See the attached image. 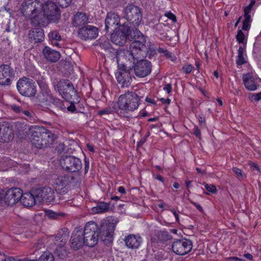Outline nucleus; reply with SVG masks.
I'll return each mask as SVG.
<instances>
[{
  "mask_svg": "<svg viewBox=\"0 0 261 261\" xmlns=\"http://www.w3.org/2000/svg\"><path fill=\"white\" fill-rule=\"evenodd\" d=\"M29 134L31 135L32 145L38 149L47 147L53 144L55 135L44 127L37 125L29 128Z\"/></svg>",
  "mask_w": 261,
  "mask_h": 261,
  "instance_id": "f257e3e1",
  "label": "nucleus"
},
{
  "mask_svg": "<svg viewBox=\"0 0 261 261\" xmlns=\"http://www.w3.org/2000/svg\"><path fill=\"white\" fill-rule=\"evenodd\" d=\"M138 43H132L129 50L120 49L118 54V66L122 67L127 62L134 64L137 60L144 58L147 54V48L142 46V48L138 47Z\"/></svg>",
  "mask_w": 261,
  "mask_h": 261,
  "instance_id": "f03ea898",
  "label": "nucleus"
},
{
  "mask_svg": "<svg viewBox=\"0 0 261 261\" xmlns=\"http://www.w3.org/2000/svg\"><path fill=\"white\" fill-rule=\"evenodd\" d=\"M118 222L117 218L108 217L101 221L99 227H98L99 237L106 245H109L113 242L114 231Z\"/></svg>",
  "mask_w": 261,
  "mask_h": 261,
  "instance_id": "7ed1b4c3",
  "label": "nucleus"
},
{
  "mask_svg": "<svg viewBox=\"0 0 261 261\" xmlns=\"http://www.w3.org/2000/svg\"><path fill=\"white\" fill-rule=\"evenodd\" d=\"M119 109L128 113L136 110L139 105L138 95L133 92H127L121 95L118 99Z\"/></svg>",
  "mask_w": 261,
  "mask_h": 261,
  "instance_id": "20e7f679",
  "label": "nucleus"
},
{
  "mask_svg": "<svg viewBox=\"0 0 261 261\" xmlns=\"http://www.w3.org/2000/svg\"><path fill=\"white\" fill-rule=\"evenodd\" d=\"M97 231L98 226L95 222L90 221L86 223L84 230H82L86 246L92 247L97 243L99 238Z\"/></svg>",
  "mask_w": 261,
  "mask_h": 261,
  "instance_id": "39448f33",
  "label": "nucleus"
},
{
  "mask_svg": "<svg viewBox=\"0 0 261 261\" xmlns=\"http://www.w3.org/2000/svg\"><path fill=\"white\" fill-rule=\"evenodd\" d=\"M55 89H57L62 97L68 101L74 100L77 97V92L68 80L63 79L58 82Z\"/></svg>",
  "mask_w": 261,
  "mask_h": 261,
  "instance_id": "423d86ee",
  "label": "nucleus"
},
{
  "mask_svg": "<svg viewBox=\"0 0 261 261\" xmlns=\"http://www.w3.org/2000/svg\"><path fill=\"white\" fill-rule=\"evenodd\" d=\"M17 89L20 94L27 97H33L37 93L35 82L32 79L25 77L18 81Z\"/></svg>",
  "mask_w": 261,
  "mask_h": 261,
  "instance_id": "0eeeda50",
  "label": "nucleus"
},
{
  "mask_svg": "<svg viewBox=\"0 0 261 261\" xmlns=\"http://www.w3.org/2000/svg\"><path fill=\"white\" fill-rule=\"evenodd\" d=\"M41 10L49 22H58L60 18V9L52 1H47L42 3Z\"/></svg>",
  "mask_w": 261,
  "mask_h": 261,
  "instance_id": "6e6552de",
  "label": "nucleus"
},
{
  "mask_svg": "<svg viewBox=\"0 0 261 261\" xmlns=\"http://www.w3.org/2000/svg\"><path fill=\"white\" fill-rule=\"evenodd\" d=\"M60 164L63 168L71 172L80 170L82 167L81 160L71 155L62 156Z\"/></svg>",
  "mask_w": 261,
  "mask_h": 261,
  "instance_id": "1a4fd4ad",
  "label": "nucleus"
},
{
  "mask_svg": "<svg viewBox=\"0 0 261 261\" xmlns=\"http://www.w3.org/2000/svg\"><path fill=\"white\" fill-rule=\"evenodd\" d=\"M125 17L134 26L138 25L142 20V14L137 6L129 5L125 8Z\"/></svg>",
  "mask_w": 261,
  "mask_h": 261,
  "instance_id": "9d476101",
  "label": "nucleus"
},
{
  "mask_svg": "<svg viewBox=\"0 0 261 261\" xmlns=\"http://www.w3.org/2000/svg\"><path fill=\"white\" fill-rule=\"evenodd\" d=\"M119 70L116 73V79L118 84L122 88L128 87L132 80L130 74L132 68L130 66L123 65L122 67H119Z\"/></svg>",
  "mask_w": 261,
  "mask_h": 261,
  "instance_id": "9b49d317",
  "label": "nucleus"
},
{
  "mask_svg": "<svg viewBox=\"0 0 261 261\" xmlns=\"http://www.w3.org/2000/svg\"><path fill=\"white\" fill-rule=\"evenodd\" d=\"M135 75L139 77L147 76L151 71L152 65L150 61L142 58L137 60L132 67Z\"/></svg>",
  "mask_w": 261,
  "mask_h": 261,
  "instance_id": "f8f14e48",
  "label": "nucleus"
},
{
  "mask_svg": "<svg viewBox=\"0 0 261 261\" xmlns=\"http://www.w3.org/2000/svg\"><path fill=\"white\" fill-rule=\"evenodd\" d=\"M192 247V242L190 240L184 239L174 242L172 244V249L176 254L184 255L191 251Z\"/></svg>",
  "mask_w": 261,
  "mask_h": 261,
  "instance_id": "ddd939ff",
  "label": "nucleus"
},
{
  "mask_svg": "<svg viewBox=\"0 0 261 261\" xmlns=\"http://www.w3.org/2000/svg\"><path fill=\"white\" fill-rule=\"evenodd\" d=\"M3 199L8 205H13L20 201L22 196V190L18 188H12L8 189L5 193H3Z\"/></svg>",
  "mask_w": 261,
  "mask_h": 261,
  "instance_id": "4468645a",
  "label": "nucleus"
},
{
  "mask_svg": "<svg viewBox=\"0 0 261 261\" xmlns=\"http://www.w3.org/2000/svg\"><path fill=\"white\" fill-rule=\"evenodd\" d=\"M42 3L37 0H25L22 4L23 15H31L33 13L41 11Z\"/></svg>",
  "mask_w": 261,
  "mask_h": 261,
  "instance_id": "2eb2a0df",
  "label": "nucleus"
},
{
  "mask_svg": "<svg viewBox=\"0 0 261 261\" xmlns=\"http://www.w3.org/2000/svg\"><path fill=\"white\" fill-rule=\"evenodd\" d=\"M34 193L39 203L43 201L50 202L55 198L54 190L48 187L35 190Z\"/></svg>",
  "mask_w": 261,
  "mask_h": 261,
  "instance_id": "dca6fc26",
  "label": "nucleus"
},
{
  "mask_svg": "<svg viewBox=\"0 0 261 261\" xmlns=\"http://www.w3.org/2000/svg\"><path fill=\"white\" fill-rule=\"evenodd\" d=\"M70 247L75 250L81 248L86 243L82 234V229L75 228L73 231L70 239Z\"/></svg>",
  "mask_w": 261,
  "mask_h": 261,
  "instance_id": "f3484780",
  "label": "nucleus"
},
{
  "mask_svg": "<svg viewBox=\"0 0 261 261\" xmlns=\"http://www.w3.org/2000/svg\"><path fill=\"white\" fill-rule=\"evenodd\" d=\"M77 34L79 37L83 40L93 39L97 36L98 29L94 26L86 25L79 30Z\"/></svg>",
  "mask_w": 261,
  "mask_h": 261,
  "instance_id": "a211bd4d",
  "label": "nucleus"
},
{
  "mask_svg": "<svg viewBox=\"0 0 261 261\" xmlns=\"http://www.w3.org/2000/svg\"><path fill=\"white\" fill-rule=\"evenodd\" d=\"M13 75V69L9 66H0V85H9Z\"/></svg>",
  "mask_w": 261,
  "mask_h": 261,
  "instance_id": "6ab92c4d",
  "label": "nucleus"
},
{
  "mask_svg": "<svg viewBox=\"0 0 261 261\" xmlns=\"http://www.w3.org/2000/svg\"><path fill=\"white\" fill-rule=\"evenodd\" d=\"M120 23V18L117 14L108 13L105 20V30L108 32L110 30H116Z\"/></svg>",
  "mask_w": 261,
  "mask_h": 261,
  "instance_id": "aec40b11",
  "label": "nucleus"
},
{
  "mask_svg": "<svg viewBox=\"0 0 261 261\" xmlns=\"http://www.w3.org/2000/svg\"><path fill=\"white\" fill-rule=\"evenodd\" d=\"M14 133L12 126L8 123L1 124L0 142H8L13 139Z\"/></svg>",
  "mask_w": 261,
  "mask_h": 261,
  "instance_id": "412c9836",
  "label": "nucleus"
},
{
  "mask_svg": "<svg viewBox=\"0 0 261 261\" xmlns=\"http://www.w3.org/2000/svg\"><path fill=\"white\" fill-rule=\"evenodd\" d=\"M29 18L32 24L35 27L41 28L46 26L49 23L46 17L41 13V11L32 13Z\"/></svg>",
  "mask_w": 261,
  "mask_h": 261,
  "instance_id": "4be33fe9",
  "label": "nucleus"
},
{
  "mask_svg": "<svg viewBox=\"0 0 261 261\" xmlns=\"http://www.w3.org/2000/svg\"><path fill=\"white\" fill-rule=\"evenodd\" d=\"M242 80L245 88L249 91H255L259 87L257 79L254 78L251 73L244 74Z\"/></svg>",
  "mask_w": 261,
  "mask_h": 261,
  "instance_id": "5701e85b",
  "label": "nucleus"
},
{
  "mask_svg": "<svg viewBox=\"0 0 261 261\" xmlns=\"http://www.w3.org/2000/svg\"><path fill=\"white\" fill-rule=\"evenodd\" d=\"M70 179V176L67 175L60 176L57 178L55 182L56 191L60 193L66 192L67 187L69 185Z\"/></svg>",
  "mask_w": 261,
  "mask_h": 261,
  "instance_id": "b1692460",
  "label": "nucleus"
},
{
  "mask_svg": "<svg viewBox=\"0 0 261 261\" xmlns=\"http://www.w3.org/2000/svg\"><path fill=\"white\" fill-rule=\"evenodd\" d=\"M130 36L134 39V41L132 43H138L139 44V46L138 47H142V46L144 47H147L145 43L146 39L144 35L136 28L133 29L129 31Z\"/></svg>",
  "mask_w": 261,
  "mask_h": 261,
  "instance_id": "393cba45",
  "label": "nucleus"
},
{
  "mask_svg": "<svg viewBox=\"0 0 261 261\" xmlns=\"http://www.w3.org/2000/svg\"><path fill=\"white\" fill-rule=\"evenodd\" d=\"M20 202L25 206L31 207L33 206L36 202H38L34 191L32 192L22 193Z\"/></svg>",
  "mask_w": 261,
  "mask_h": 261,
  "instance_id": "a878e982",
  "label": "nucleus"
},
{
  "mask_svg": "<svg viewBox=\"0 0 261 261\" xmlns=\"http://www.w3.org/2000/svg\"><path fill=\"white\" fill-rule=\"evenodd\" d=\"M128 30L126 32L123 31H117L111 34V39L112 41L119 46L124 45L126 42Z\"/></svg>",
  "mask_w": 261,
  "mask_h": 261,
  "instance_id": "bb28decb",
  "label": "nucleus"
},
{
  "mask_svg": "<svg viewBox=\"0 0 261 261\" xmlns=\"http://www.w3.org/2000/svg\"><path fill=\"white\" fill-rule=\"evenodd\" d=\"M125 245L128 248L137 249L139 247L142 242V239L139 236L129 234L124 239Z\"/></svg>",
  "mask_w": 261,
  "mask_h": 261,
  "instance_id": "cd10ccee",
  "label": "nucleus"
},
{
  "mask_svg": "<svg viewBox=\"0 0 261 261\" xmlns=\"http://www.w3.org/2000/svg\"><path fill=\"white\" fill-rule=\"evenodd\" d=\"M88 22L89 17L85 13L77 12L73 16L72 24L75 27H80L86 25Z\"/></svg>",
  "mask_w": 261,
  "mask_h": 261,
  "instance_id": "c85d7f7f",
  "label": "nucleus"
},
{
  "mask_svg": "<svg viewBox=\"0 0 261 261\" xmlns=\"http://www.w3.org/2000/svg\"><path fill=\"white\" fill-rule=\"evenodd\" d=\"M29 35L31 41L34 43L41 42L44 39V31L40 28L32 29L30 31Z\"/></svg>",
  "mask_w": 261,
  "mask_h": 261,
  "instance_id": "c756f323",
  "label": "nucleus"
},
{
  "mask_svg": "<svg viewBox=\"0 0 261 261\" xmlns=\"http://www.w3.org/2000/svg\"><path fill=\"white\" fill-rule=\"evenodd\" d=\"M69 232L66 228L62 229L55 237V243L62 248L67 242Z\"/></svg>",
  "mask_w": 261,
  "mask_h": 261,
  "instance_id": "7c9ffc66",
  "label": "nucleus"
},
{
  "mask_svg": "<svg viewBox=\"0 0 261 261\" xmlns=\"http://www.w3.org/2000/svg\"><path fill=\"white\" fill-rule=\"evenodd\" d=\"M44 57L51 62H57L60 58L59 52L53 50L49 47H45L43 50Z\"/></svg>",
  "mask_w": 261,
  "mask_h": 261,
  "instance_id": "2f4dec72",
  "label": "nucleus"
},
{
  "mask_svg": "<svg viewBox=\"0 0 261 261\" xmlns=\"http://www.w3.org/2000/svg\"><path fill=\"white\" fill-rule=\"evenodd\" d=\"M110 208V205L106 202H99L97 205L92 207V211L96 214L102 213L108 211Z\"/></svg>",
  "mask_w": 261,
  "mask_h": 261,
  "instance_id": "473e14b6",
  "label": "nucleus"
},
{
  "mask_svg": "<svg viewBox=\"0 0 261 261\" xmlns=\"http://www.w3.org/2000/svg\"><path fill=\"white\" fill-rule=\"evenodd\" d=\"M119 50L115 49L113 47H111L109 49L106 50V52L103 53L105 58L107 57L111 60H116L117 64H118V54Z\"/></svg>",
  "mask_w": 261,
  "mask_h": 261,
  "instance_id": "72a5a7b5",
  "label": "nucleus"
},
{
  "mask_svg": "<svg viewBox=\"0 0 261 261\" xmlns=\"http://www.w3.org/2000/svg\"><path fill=\"white\" fill-rule=\"evenodd\" d=\"M245 48L242 46H240L238 49V55L236 60V63L238 65H242L245 64L247 62L244 58Z\"/></svg>",
  "mask_w": 261,
  "mask_h": 261,
  "instance_id": "f704fd0d",
  "label": "nucleus"
},
{
  "mask_svg": "<svg viewBox=\"0 0 261 261\" xmlns=\"http://www.w3.org/2000/svg\"><path fill=\"white\" fill-rule=\"evenodd\" d=\"M40 99L44 102H49L53 99V96H52L50 91L48 89L42 90L39 95Z\"/></svg>",
  "mask_w": 261,
  "mask_h": 261,
  "instance_id": "c9c22d12",
  "label": "nucleus"
},
{
  "mask_svg": "<svg viewBox=\"0 0 261 261\" xmlns=\"http://www.w3.org/2000/svg\"><path fill=\"white\" fill-rule=\"evenodd\" d=\"M45 214L49 219H59L65 216V214L64 213L60 212H55L52 210L46 211Z\"/></svg>",
  "mask_w": 261,
  "mask_h": 261,
  "instance_id": "e433bc0d",
  "label": "nucleus"
},
{
  "mask_svg": "<svg viewBox=\"0 0 261 261\" xmlns=\"http://www.w3.org/2000/svg\"><path fill=\"white\" fill-rule=\"evenodd\" d=\"M245 19L243 22L242 30L248 31L250 28V22L251 21V16L248 14V11H246L244 14Z\"/></svg>",
  "mask_w": 261,
  "mask_h": 261,
  "instance_id": "4c0bfd02",
  "label": "nucleus"
},
{
  "mask_svg": "<svg viewBox=\"0 0 261 261\" xmlns=\"http://www.w3.org/2000/svg\"><path fill=\"white\" fill-rule=\"evenodd\" d=\"M99 45L100 48L104 50V52L109 49L112 46L109 40L105 37L101 38L99 40Z\"/></svg>",
  "mask_w": 261,
  "mask_h": 261,
  "instance_id": "58836bf2",
  "label": "nucleus"
},
{
  "mask_svg": "<svg viewBox=\"0 0 261 261\" xmlns=\"http://www.w3.org/2000/svg\"><path fill=\"white\" fill-rule=\"evenodd\" d=\"M39 261H55L54 256L49 252H44L40 257Z\"/></svg>",
  "mask_w": 261,
  "mask_h": 261,
  "instance_id": "ea45409f",
  "label": "nucleus"
},
{
  "mask_svg": "<svg viewBox=\"0 0 261 261\" xmlns=\"http://www.w3.org/2000/svg\"><path fill=\"white\" fill-rule=\"evenodd\" d=\"M49 102L53 103L60 110H63L66 108L63 101L58 98L53 97V99H51Z\"/></svg>",
  "mask_w": 261,
  "mask_h": 261,
  "instance_id": "a19ab883",
  "label": "nucleus"
},
{
  "mask_svg": "<svg viewBox=\"0 0 261 261\" xmlns=\"http://www.w3.org/2000/svg\"><path fill=\"white\" fill-rule=\"evenodd\" d=\"M48 37L50 41L53 40H61V36L56 30L51 32L49 34Z\"/></svg>",
  "mask_w": 261,
  "mask_h": 261,
  "instance_id": "79ce46f5",
  "label": "nucleus"
},
{
  "mask_svg": "<svg viewBox=\"0 0 261 261\" xmlns=\"http://www.w3.org/2000/svg\"><path fill=\"white\" fill-rule=\"evenodd\" d=\"M59 5L63 8L68 7L71 3L72 0H56Z\"/></svg>",
  "mask_w": 261,
  "mask_h": 261,
  "instance_id": "37998d69",
  "label": "nucleus"
},
{
  "mask_svg": "<svg viewBox=\"0 0 261 261\" xmlns=\"http://www.w3.org/2000/svg\"><path fill=\"white\" fill-rule=\"evenodd\" d=\"M236 39L239 43H244L245 35L241 30H239L238 32V34L236 36Z\"/></svg>",
  "mask_w": 261,
  "mask_h": 261,
  "instance_id": "c03bdc74",
  "label": "nucleus"
},
{
  "mask_svg": "<svg viewBox=\"0 0 261 261\" xmlns=\"http://www.w3.org/2000/svg\"><path fill=\"white\" fill-rule=\"evenodd\" d=\"M232 171L236 174L237 177L239 179H242L244 177V175L242 173V171L241 169L237 168L236 167H234L232 168Z\"/></svg>",
  "mask_w": 261,
  "mask_h": 261,
  "instance_id": "a18cd8bd",
  "label": "nucleus"
},
{
  "mask_svg": "<svg viewBox=\"0 0 261 261\" xmlns=\"http://www.w3.org/2000/svg\"><path fill=\"white\" fill-rule=\"evenodd\" d=\"M158 50L159 53L163 54L165 56L168 58H172V53L169 52L167 49H165L161 47H159Z\"/></svg>",
  "mask_w": 261,
  "mask_h": 261,
  "instance_id": "49530a36",
  "label": "nucleus"
},
{
  "mask_svg": "<svg viewBox=\"0 0 261 261\" xmlns=\"http://www.w3.org/2000/svg\"><path fill=\"white\" fill-rule=\"evenodd\" d=\"M205 189L210 192L216 193L217 191L216 187L213 185L205 184Z\"/></svg>",
  "mask_w": 261,
  "mask_h": 261,
  "instance_id": "de8ad7c7",
  "label": "nucleus"
},
{
  "mask_svg": "<svg viewBox=\"0 0 261 261\" xmlns=\"http://www.w3.org/2000/svg\"><path fill=\"white\" fill-rule=\"evenodd\" d=\"M193 69V66L191 65H186L182 66V70L185 73H190Z\"/></svg>",
  "mask_w": 261,
  "mask_h": 261,
  "instance_id": "09e8293b",
  "label": "nucleus"
},
{
  "mask_svg": "<svg viewBox=\"0 0 261 261\" xmlns=\"http://www.w3.org/2000/svg\"><path fill=\"white\" fill-rule=\"evenodd\" d=\"M249 99L259 101L261 99V92L257 94H252L251 95L249 96Z\"/></svg>",
  "mask_w": 261,
  "mask_h": 261,
  "instance_id": "8fccbe9b",
  "label": "nucleus"
},
{
  "mask_svg": "<svg viewBox=\"0 0 261 261\" xmlns=\"http://www.w3.org/2000/svg\"><path fill=\"white\" fill-rule=\"evenodd\" d=\"M113 112L111 108H106L102 110H101L98 112V114L99 115H102L104 114H111Z\"/></svg>",
  "mask_w": 261,
  "mask_h": 261,
  "instance_id": "3c124183",
  "label": "nucleus"
},
{
  "mask_svg": "<svg viewBox=\"0 0 261 261\" xmlns=\"http://www.w3.org/2000/svg\"><path fill=\"white\" fill-rule=\"evenodd\" d=\"M65 149V145L63 143L59 144L56 147V150L59 153H61Z\"/></svg>",
  "mask_w": 261,
  "mask_h": 261,
  "instance_id": "603ef678",
  "label": "nucleus"
},
{
  "mask_svg": "<svg viewBox=\"0 0 261 261\" xmlns=\"http://www.w3.org/2000/svg\"><path fill=\"white\" fill-rule=\"evenodd\" d=\"M165 15L170 19L172 20L173 22L176 21V17L174 14L171 12H168L165 14Z\"/></svg>",
  "mask_w": 261,
  "mask_h": 261,
  "instance_id": "864d4df0",
  "label": "nucleus"
},
{
  "mask_svg": "<svg viewBox=\"0 0 261 261\" xmlns=\"http://www.w3.org/2000/svg\"><path fill=\"white\" fill-rule=\"evenodd\" d=\"M21 112L27 116L28 118H30L31 120H33L32 118H33V113L28 110H22Z\"/></svg>",
  "mask_w": 261,
  "mask_h": 261,
  "instance_id": "5fc2aeb1",
  "label": "nucleus"
},
{
  "mask_svg": "<svg viewBox=\"0 0 261 261\" xmlns=\"http://www.w3.org/2000/svg\"><path fill=\"white\" fill-rule=\"evenodd\" d=\"M255 2L254 0H251V1L249 5V6L245 8V9H244V14H245L246 11H248V14L250 13V10H251L252 7L255 4Z\"/></svg>",
  "mask_w": 261,
  "mask_h": 261,
  "instance_id": "6e6d98bb",
  "label": "nucleus"
},
{
  "mask_svg": "<svg viewBox=\"0 0 261 261\" xmlns=\"http://www.w3.org/2000/svg\"><path fill=\"white\" fill-rule=\"evenodd\" d=\"M84 162H85L84 171H85V174H86L88 172V170L89 169V159L85 158V160H84Z\"/></svg>",
  "mask_w": 261,
  "mask_h": 261,
  "instance_id": "4d7b16f0",
  "label": "nucleus"
},
{
  "mask_svg": "<svg viewBox=\"0 0 261 261\" xmlns=\"http://www.w3.org/2000/svg\"><path fill=\"white\" fill-rule=\"evenodd\" d=\"M164 90L166 91L168 94L172 91V85L170 84H165L163 88Z\"/></svg>",
  "mask_w": 261,
  "mask_h": 261,
  "instance_id": "13d9d810",
  "label": "nucleus"
},
{
  "mask_svg": "<svg viewBox=\"0 0 261 261\" xmlns=\"http://www.w3.org/2000/svg\"><path fill=\"white\" fill-rule=\"evenodd\" d=\"M72 101L73 100L71 101V102L70 103V105L69 107H68L67 109L68 111L74 112L75 111L76 109L74 105L72 103Z\"/></svg>",
  "mask_w": 261,
  "mask_h": 261,
  "instance_id": "bf43d9fd",
  "label": "nucleus"
},
{
  "mask_svg": "<svg viewBox=\"0 0 261 261\" xmlns=\"http://www.w3.org/2000/svg\"><path fill=\"white\" fill-rule=\"evenodd\" d=\"M194 134L198 138H200L201 136L200 131L196 126L194 128Z\"/></svg>",
  "mask_w": 261,
  "mask_h": 261,
  "instance_id": "052dcab7",
  "label": "nucleus"
},
{
  "mask_svg": "<svg viewBox=\"0 0 261 261\" xmlns=\"http://www.w3.org/2000/svg\"><path fill=\"white\" fill-rule=\"evenodd\" d=\"M190 201L191 203H192L194 206H195L200 212H203V208L200 205H199V204H198L192 200H190Z\"/></svg>",
  "mask_w": 261,
  "mask_h": 261,
  "instance_id": "680f3d73",
  "label": "nucleus"
},
{
  "mask_svg": "<svg viewBox=\"0 0 261 261\" xmlns=\"http://www.w3.org/2000/svg\"><path fill=\"white\" fill-rule=\"evenodd\" d=\"M11 108L14 111H15V112H17V113H20L21 111H22L20 110V107L16 105H13L11 106Z\"/></svg>",
  "mask_w": 261,
  "mask_h": 261,
  "instance_id": "e2e57ef3",
  "label": "nucleus"
},
{
  "mask_svg": "<svg viewBox=\"0 0 261 261\" xmlns=\"http://www.w3.org/2000/svg\"><path fill=\"white\" fill-rule=\"evenodd\" d=\"M199 122L201 125H204L205 122V118L202 116L199 115L198 117Z\"/></svg>",
  "mask_w": 261,
  "mask_h": 261,
  "instance_id": "0e129e2a",
  "label": "nucleus"
},
{
  "mask_svg": "<svg viewBox=\"0 0 261 261\" xmlns=\"http://www.w3.org/2000/svg\"><path fill=\"white\" fill-rule=\"evenodd\" d=\"M161 234L163 236H165V240H168L170 237V236L168 234L167 232H161Z\"/></svg>",
  "mask_w": 261,
  "mask_h": 261,
  "instance_id": "69168bd1",
  "label": "nucleus"
},
{
  "mask_svg": "<svg viewBox=\"0 0 261 261\" xmlns=\"http://www.w3.org/2000/svg\"><path fill=\"white\" fill-rule=\"evenodd\" d=\"M244 256L247 259L250 260H253V256L252 255L249 253H245L244 255Z\"/></svg>",
  "mask_w": 261,
  "mask_h": 261,
  "instance_id": "338daca9",
  "label": "nucleus"
},
{
  "mask_svg": "<svg viewBox=\"0 0 261 261\" xmlns=\"http://www.w3.org/2000/svg\"><path fill=\"white\" fill-rule=\"evenodd\" d=\"M118 191L119 193L122 194L126 193L125 189L123 187H119L118 189Z\"/></svg>",
  "mask_w": 261,
  "mask_h": 261,
  "instance_id": "774afa93",
  "label": "nucleus"
}]
</instances>
